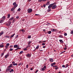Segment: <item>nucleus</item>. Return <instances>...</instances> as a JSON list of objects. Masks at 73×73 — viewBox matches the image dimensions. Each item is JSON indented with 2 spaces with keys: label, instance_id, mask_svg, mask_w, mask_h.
<instances>
[{
  "label": "nucleus",
  "instance_id": "1",
  "mask_svg": "<svg viewBox=\"0 0 73 73\" xmlns=\"http://www.w3.org/2000/svg\"><path fill=\"white\" fill-rule=\"evenodd\" d=\"M56 3H53L50 4L48 7V9H50V8H51V7H52L53 5H56Z\"/></svg>",
  "mask_w": 73,
  "mask_h": 73
},
{
  "label": "nucleus",
  "instance_id": "2",
  "mask_svg": "<svg viewBox=\"0 0 73 73\" xmlns=\"http://www.w3.org/2000/svg\"><path fill=\"white\" fill-rule=\"evenodd\" d=\"M6 25H7V27H9L11 24V21H9L8 22V23H6Z\"/></svg>",
  "mask_w": 73,
  "mask_h": 73
},
{
  "label": "nucleus",
  "instance_id": "3",
  "mask_svg": "<svg viewBox=\"0 0 73 73\" xmlns=\"http://www.w3.org/2000/svg\"><path fill=\"white\" fill-rule=\"evenodd\" d=\"M27 11L29 13H30L32 11V9H29L27 10Z\"/></svg>",
  "mask_w": 73,
  "mask_h": 73
},
{
  "label": "nucleus",
  "instance_id": "4",
  "mask_svg": "<svg viewBox=\"0 0 73 73\" xmlns=\"http://www.w3.org/2000/svg\"><path fill=\"white\" fill-rule=\"evenodd\" d=\"M57 7V5H53L52 6V9H55V8H56Z\"/></svg>",
  "mask_w": 73,
  "mask_h": 73
},
{
  "label": "nucleus",
  "instance_id": "5",
  "mask_svg": "<svg viewBox=\"0 0 73 73\" xmlns=\"http://www.w3.org/2000/svg\"><path fill=\"white\" fill-rule=\"evenodd\" d=\"M11 68H8V67L6 68V72H9V71L11 70Z\"/></svg>",
  "mask_w": 73,
  "mask_h": 73
},
{
  "label": "nucleus",
  "instance_id": "6",
  "mask_svg": "<svg viewBox=\"0 0 73 73\" xmlns=\"http://www.w3.org/2000/svg\"><path fill=\"white\" fill-rule=\"evenodd\" d=\"M14 47L15 48H19V46H18V45L17 44L15 45L14 46Z\"/></svg>",
  "mask_w": 73,
  "mask_h": 73
},
{
  "label": "nucleus",
  "instance_id": "7",
  "mask_svg": "<svg viewBox=\"0 0 73 73\" xmlns=\"http://www.w3.org/2000/svg\"><path fill=\"white\" fill-rule=\"evenodd\" d=\"M26 56L27 57H31V54H28L26 55Z\"/></svg>",
  "mask_w": 73,
  "mask_h": 73
},
{
  "label": "nucleus",
  "instance_id": "8",
  "mask_svg": "<svg viewBox=\"0 0 73 73\" xmlns=\"http://www.w3.org/2000/svg\"><path fill=\"white\" fill-rule=\"evenodd\" d=\"M8 57H9V54H7L5 56V58H7Z\"/></svg>",
  "mask_w": 73,
  "mask_h": 73
},
{
  "label": "nucleus",
  "instance_id": "9",
  "mask_svg": "<svg viewBox=\"0 0 73 73\" xmlns=\"http://www.w3.org/2000/svg\"><path fill=\"white\" fill-rule=\"evenodd\" d=\"M17 6H18V4H16V5H14V6L13 7V8H14V9H15V8H16V7H17Z\"/></svg>",
  "mask_w": 73,
  "mask_h": 73
},
{
  "label": "nucleus",
  "instance_id": "10",
  "mask_svg": "<svg viewBox=\"0 0 73 73\" xmlns=\"http://www.w3.org/2000/svg\"><path fill=\"white\" fill-rule=\"evenodd\" d=\"M55 64H56V62H54L52 64H51V66H53Z\"/></svg>",
  "mask_w": 73,
  "mask_h": 73
},
{
  "label": "nucleus",
  "instance_id": "11",
  "mask_svg": "<svg viewBox=\"0 0 73 73\" xmlns=\"http://www.w3.org/2000/svg\"><path fill=\"white\" fill-rule=\"evenodd\" d=\"M59 41H60L61 43H62V44H63V43H64V42H63V41H62V40H59Z\"/></svg>",
  "mask_w": 73,
  "mask_h": 73
},
{
  "label": "nucleus",
  "instance_id": "12",
  "mask_svg": "<svg viewBox=\"0 0 73 73\" xmlns=\"http://www.w3.org/2000/svg\"><path fill=\"white\" fill-rule=\"evenodd\" d=\"M50 62H53V59L52 58H50Z\"/></svg>",
  "mask_w": 73,
  "mask_h": 73
},
{
  "label": "nucleus",
  "instance_id": "13",
  "mask_svg": "<svg viewBox=\"0 0 73 73\" xmlns=\"http://www.w3.org/2000/svg\"><path fill=\"white\" fill-rule=\"evenodd\" d=\"M50 3V2H47L46 4V5H49V4H50V3Z\"/></svg>",
  "mask_w": 73,
  "mask_h": 73
},
{
  "label": "nucleus",
  "instance_id": "14",
  "mask_svg": "<svg viewBox=\"0 0 73 73\" xmlns=\"http://www.w3.org/2000/svg\"><path fill=\"white\" fill-rule=\"evenodd\" d=\"M13 19H14V17H11L9 19V21H12V20Z\"/></svg>",
  "mask_w": 73,
  "mask_h": 73
},
{
  "label": "nucleus",
  "instance_id": "15",
  "mask_svg": "<svg viewBox=\"0 0 73 73\" xmlns=\"http://www.w3.org/2000/svg\"><path fill=\"white\" fill-rule=\"evenodd\" d=\"M15 9V8H14L13 7L12 8L11 10V12H13V11H14V10Z\"/></svg>",
  "mask_w": 73,
  "mask_h": 73
},
{
  "label": "nucleus",
  "instance_id": "16",
  "mask_svg": "<svg viewBox=\"0 0 73 73\" xmlns=\"http://www.w3.org/2000/svg\"><path fill=\"white\" fill-rule=\"evenodd\" d=\"M2 19H3V21H4V20H5V16L3 17H2Z\"/></svg>",
  "mask_w": 73,
  "mask_h": 73
},
{
  "label": "nucleus",
  "instance_id": "17",
  "mask_svg": "<svg viewBox=\"0 0 73 73\" xmlns=\"http://www.w3.org/2000/svg\"><path fill=\"white\" fill-rule=\"evenodd\" d=\"M41 70L42 71H44V70H45V69L44 68H41Z\"/></svg>",
  "mask_w": 73,
  "mask_h": 73
},
{
  "label": "nucleus",
  "instance_id": "18",
  "mask_svg": "<svg viewBox=\"0 0 73 73\" xmlns=\"http://www.w3.org/2000/svg\"><path fill=\"white\" fill-rule=\"evenodd\" d=\"M4 54V52H3V53H2L1 54V57H2L3 56Z\"/></svg>",
  "mask_w": 73,
  "mask_h": 73
},
{
  "label": "nucleus",
  "instance_id": "19",
  "mask_svg": "<svg viewBox=\"0 0 73 73\" xmlns=\"http://www.w3.org/2000/svg\"><path fill=\"white\" fill-rule=\"evenodd\" d=\"M15 33L13 34V35H12L11 36L10 38H12V37H13V36H15Z\"/></svg>",
  "mask_w": 73,
  "mask_h": 73
},
{
  "label": "nucleus",
  "instance_id": "20",
  "mask_svg": "<svg viewBox=\"0 0 73 73\" xmlns=\"http://www.w3.org/2000/svg\"><path fill=\"white\" fill-rule=\"evenodd\" d=\"M23 65V63H20L18 64V66H20V65Z\"/></svg>",
  "mask_w": 73,
  "mask_h": 73
},
{
  "label": "nucleus",
  "instance_id": "21",
  "mask_svg": "<svg viewBox=\"0 0 73 73\" xmlns=\"http://www.w3.org/2000/svg\"><path fill=\"white\" fill-rule=\"evenodd\" d=\"M32 43V42L30 41L28 42V45H29V44H31Z\"/></svg>",
  "mask_w": 73,
  "mask_h": 73
},
{
  "label": "nucleus",
  "instance_id": "22",
  "mask_svg": "<svg viewBox=\"0 0 73 73\" xmlns=\"http://www.w3.org/2000/svg\"><path fill=\"white\" fill-rule=\"evenodd\" d=\"M50 11H51V9H48L47 10V12H49Z\"/></svg>",
  "mask_w": 73,
  "mask_h": 73
},
{
  "label": "nucleus",
  "instance_id": "23",
  "mask_svg": "<svg viewBox=\"0 0 73 73\" xmlns=\"http://www.w3.org/2000/svg\"><path fill=\"white\" fill-rule=\"evenodd\" d=\"M4 47V46L3 45H0V48H3Z\"/></svg>",
  "mask_w": 73,
  "mask_h": 73
},
{
  "label": "nucleus",
  "instance_id": "24",
  "mask_svg": "<svg viewBox=\"0 0 73 73\" xmlns=\"http://www.w3.org/2000/svg\"><path fill=\"white\" fill-rule=\"evenodd\" d=\"M3 21H4V20H1L0 21V23H2Z\"/></svg>",
  "mask_w": 73,
  "mask_h": 73
},
{
  "label": "nucleus",
  "instance_id": "25",
  "mask_svg": "<svg viewBox=\"0 0 73 73\" xmlns=\"http://www.w3.org/2000/svg\"><path fill=\"white\" fill-rule=\"evenodd\" d=\"M38 48H39V45L37 46L36 48V49H38Z\"/></svg>",
  "mask_w": 73,
  "mask_h": 73
},
{
  "label": "nucleus",
  "instance_id": "26",
  "mask_svg": "<svg viewBox=\"0 0 73 73\" xmlns=\"http://www.w3.org/2000/svg\"><path fill=\"white\" fill-rule=\"evenodd\" d=\"M7 16H8V17L9 19V17H10V16H11V15H10V14H9L7 15Z\"/></svg>",
  "mask_w": 73,
  "mask_h": 73
},
{
  "label": "nucleus",
  "instance_id": "27",
  "mask_svg": "<svg viewBox=\"0 0 73 73\" xmlns=\"http://www.w3.org/2000/svg\"><path fill=\"white\" fill-rule=\"evenodd\" d=\"M59 37H60L61 38H63V36H62V35H60L59 36Z\"/></svg>",
  "mask_w": 73,
  "mask_h": 73
},
{
  "label": "nucleus",
  "instance_id": "28",
  "mask_svg": "<svg viewBox=\"0 0 73 73\" xmlns=\"http://www.w3.org/2000/svg\"><path fill=\"white\" fill-rule=\"evenodd\" d=\"M16 3L14 2L13 3V5H16Z\"/></svg>",
  "mask_w": 73,
  "mask_h": 73
},
{
  "label": "nucleus",
  "instance_id": "29",
  "mask_svg": "<svg viewBox=\"0 0 73 73\" xmlns=\"http://www.w3.org/2000/svg\"><path fill=\"white\" fill-rule=\"evenodd\" d=\"M9 44L7 43L6 44V46H9Z\"/></svg>",
  "mask_w": 73,
  "mask_h": 73
},
{
  "label": "nucleus",
  "instance_id": "30",
  "mask_svg": "<svg viewBox=\"0 0 73 73\" xmlns=\"http://www.w3.org/2000/svg\"><path fill=\"white\" fill-rule=\"evenodd\" d=\"M51 32H51V31H50L48 32V34H50V33H51Z\"/></svg>",
  "mask_w": 73,
  "mask_h": 73
},
{
  "label": "nucleus",
  "instance_id": "31",
  "mask_svg": "<svg viewBox=\"0 0 73 73\" xmlns=\"http://www.w3.org/2000/svg\"><path fill=\"white\" fill-rule=\"evenodd\" d=\"M5 37H7V38H9V36H6Z\"/></svg>",
  "mask_w": 73,
  "mask_h": 73
},
{
  "label": "nucleus",
  "instance_id": "32",
  "mask_svg": "<svg viewBox=\"0 0 73 73\" xmlns=\"http://www.w3.org/2000/svg\"><path fill=\"white\" fill-rule=\"evenodd\" d=\"M12 66H10V65L9 66H8V68H12Z\"/></svg>",
  "mask_w": 73,
  "mask_h": 73
},
{
  "label": "nucleus",
  "instance_id": "33",
  "mask_svg": "<svg viewBox=\"0 0 73 73\" xmlns=\"http://www.w3.org/2000/svg\"><path fill=\"white\" fill-rule=\"evenodd\" d=\"M23 53V51H21L20 53L19 54H22Z\"/></svg>",
  "mask_w": 73,
  "mask_h": 73
},
{
  "label": "nucleus",
  "instance_id": "34",
  "mask_svg": "<svg viewBox=\"0 0 73 73\" xmlns=\"http://www.w3.org/2000/svg\"><path fill=\"white\" fill-rule=\"evenodd\" d=\"M3 33H4V32H2L1 33H0V34L1 35H3Z\"/></svg>",
  "mask_w": 73,
  "mask_h": 73
},
{
  "label": "nucleus",
  "instance_id": "35",
  "mask_svg": "<svg viewBox=\"0 0 73 73\" xmlns=\"http://www.w3.org/2000/svg\"><path fill=\"white\" fill-rule=\"evenodd\" d=\"M13 65L14 66H15V65H17V63H14V64H13Z\"/></svg>",
  "mask_w": 73,
  "mask_h": 73
},
{
  "label": "nucleus",
  "instance_id": "36",
  "mask_svg": "<svg viewBox=\"0 0 73 73\" xmlns=\"http://www.w3.org/2000/svg\"><path fill=\"white\" fill-rule=\"evenodd\" d=\"M15 21V19H14L12 22V23H14Z\"/></svg>",
  "mask_w": 73,
  "mask_h": 73
},
{
  "label": "nucleus",
  "instance_id": "37",
  "mask_svg": "<svg viewBox=\"0 0 73 73\" xmlns=\"http://www.w3.org/2000/svg\"><path fill=\"white\" fill-rule=\"evenodd\" d=\"M18 11H21V9L20 8H19L18 10H17Z\"/></svg>",
  "mask_w": 73,
  "mask_h": 73
},
{
  "label": "nucleus",
  "instance_id": "38",
  "mask_svg": "<svg viewBox=\"0 0 73 73\" xmlns=\"http://www.w3.org/2000/svg\"><path fill=\"white\" fill-rule=\"evenodd\" d=\"M62 67L63 68H66V67L65 66V65H63L62 66Z\"/></svg>",
  "mask_w": 73,
  "mask_h": 73
},
{
  "label": "nucleus",
  "instance_id": "39",
  "mask_svg": "<svg viewBox=\"0 0 73 73\" xmlns=\"http://www.w3.org/2000/svg\"><path fill=\"white\" fill-rule=\"evenodd\" d=\"M31 38V36H28V38Z\"/></svg>",
  "mask_w": 73,
  "mask_h": 73
},
{
  "label": "nucleus",
  "instance_id": "40",
  "mask_svg": "<svg viewBox=\"0 0 73 73\" xmlns=\"http://www.w3.org/2000/svg\"><path fill=\"white\" fill-rule=\"evenodd\" d=\"M51 31L52 32H54V29H52L51 30Z\"/></svg>",
  "mask_w": 73,
  "mask_h": 73
},
{
  "label": "nucleus",
  "instance_id": "41",
  "mask_svg": "<svg viewBox=\"0 0 73 73\" xmlns=\"http://www.w3.org/2000/svg\"><path fill=\"white\" fill-rule=\"evenodd\" d=\"M18 37H19V35H17L15 37V38H17Z\"/></svg>",
  "mask_w": 73,
  "mask_h": 73
},
{
  "label": "nucleus",
  "instance_id": "42",
  "mask_svg": "<svg viewBox=\"0 0 73 73\" xmlns=\"http://www.w3.org/2000/svg\"><path fill=\"white\" fill-rule=\"evenodd\" d=\"M25 31V30H24V29H22L21 30V31H22V32H24V31Z\"/></svg>",
  "mask_w": 73,
  "mask_h": 73
},
{
  "label": "nucleus",
  "instance_id": "43",
  "mask_svg": "<svg viewBox=\"0 0 73 73\" xmlns=\"http://www.w3.org/2000/svg\"><path fill=\"white\" fill-rule=\"evenodd\" d=\"M42 45H45V44L44 43H42Z\"/></svg>",
  "mask_w": 73,
  "mask_h": 73
},
{
  "label": "nucleus",
  "instance_id": "44",
  "mask_svg": "<svg viewBox=\"0 0 73 73\" xmlns=\"http://www.w3.org/2000/svg\"><path fill=\"white\" fill-rule=\"evenodd\" d=\"M55 69H56V70H57V69H58V67H57L56 68H55Z\"/></svg>",
  "mask_w": 73,
  "mask_h": 73
},
{
  "label": "nucleus",
  "instance_id": "45",
  "mask_svg": "<svg viewBox=\"0 0 73 73\" xmlns=\"http://www.w3.org/2000/svg\"><path fill=\"white\" fill-rule=\"evenodd\" d=\"M53 68H57V67L56 66H53Z\"/></svg>",
  "mask_w": 73,
  "mask_h": 73
},
{
  "label": "nucleus",
  "instance_id": "46",
  "mask_svg": "<svg viewBox=\"0 0 73 73\" xmlns=\"http://www.w3.org/2000/svg\"><path fill=\"white\" fill-rule=\"evenodd\" d=\"M43 68L45 69H46V66H44Z\"/></svg>",
  "mask_w": 73,
  "mask_h": 73
},
{
  "label": "nucleus",
  "instance_id": "47",
  "mask_svg": "<svg viewBox=\"0 0 73 73\" xmlns=\"http://www.w3.org/2000/svg\"><path fill=\"white\" fill-rule=\"evenodd\" d=\"M15 62H14V61H13L12 62V64H15Z\"/></svg>",
  "mask_w": 73,
  "mask_h": 73
},
{
  "label": "nucleus",
  "instance_id": "48",
  "mask_svg": "<svg viewBox=\"0 0 73 73\" xmlns=\"http://www.w3.org/2000/svg\"><path fill=\"white\" fill-rule=\"evenodd\" d=\"M19 16H17L16 17V19H19Z\"/></svg>",
  "mask_w": 73,
  "mask_h": 73
},
{
  "label": "nucleus",
  "instance_id": "49",
  "mask_svg": "<svg viewBox=\"0 0 73 73\" xmlns=\"http://www.w3.org/2000/svg\"><path fill=\"white\" fill-rule=\"evenodd\" d=\"M42 1V0H38V2H41Z\"/></svg>",
  "mask_w": 73,
  "mask_h": 73
},
{
  "label": "nucleus",
  "instance_id": "50",
  "mask_svg": "<svg viewBox=\"0 0 73 73\" xmlns=\"http://www.w3.org/2000/svg\"><path fill=\"white\" fill-rule=\"evenodd\" d=\"M10 51H12V50H13V48H11L10 49Z\"/></svg>",
  "mask_w": 73,
  "mask_h": 73
},
{
  "label": "nucleus",
  "instance_id": "51",
  "mask_svg": "<svg viewBox=\"0 0 73 73\" xmlns=\"http://www.w3.org/2000/svg\"><path fill=\"white\" fill-rule=\"evenodd\" d=\"M26 68H28V64H27L26 66Z\"/></svg>",
  "mask_w": 73,
  "mask_h": 73
},
{
  "label": "nucleus",
  "instance_id": "52",
  "mask_svg": "<svg viewBox=\"0 0 73 73\" xmlns=\"http://www.w3.org/2000/svg\"><path fill=\"white\" fill-rule=\"evenodd\" d=\"M64 36H67V33H65L64 34Z\"/></svg>",
  "mask_w": 73,
  "mask_h": 73
},
{
  "label": "nucleus",
  "instance_id": "53",
  "mask_svg": "<svg viewBox=\"0 0 73 73\" xmlns=\"http://www.w3.org/2000/svg\"><path fill=\"white\" fill-rule=\"evenodd\" d=\"M70 33L72 34H73V31H71Z\"/></svg>",
  "mask_w": 73,
  "mask_h": 73
},
{
  "label": "nucleus",
  "instance_id": "54",
  "mask_svg": "<svg viewBox=\"0 0 73 73\" xmlns=\"http://www.w3.org/2000/svg\"><path fill=\"white\" fill-rule=\"evenodd\" d=\"M5 47L6 48V49H8V46H5Z\"/></svg>",
  "mask_w": 73,
  "mask_h": 73
},
{
  "label": "nucleus",
  "instance_id": "55",
  "mask_svg": "<svg viewBox=\"0 0 73 73\" xmlns=\"http://www.w3.org/2000/svg\"><path fill=\"white\" fill-rule=\"evenodd\" d=\"M67 49V48L66 47H65L64 48V50H66Z\"/></svg>",
  "mask_w": 73,
  "mask_h": 73
},
{
  "label": "nucleus",
  "instance_id": "56",
  "mask_svg": "<svg viewBox=\"0 0 73 73\" xmlns=\"http://www.w3.org/2000/svg\"><path fill=\"white\" fill-rule=\"evenodd\" d=\"M27 48H24V49H23V50H27Z\"/></svg>",
  "mask_w": 73,
  "mask_h": 73
},
{
  "label": "nucleus",
  "instance_id": "57",
  "mask_svg": "<svg viewBox=\"0 0 73 73\" xmlns=\"http://www.w3.org/2000/svg\"><path fill=\"white\" fill-rule=\"evenodd\" d=\"M11 72H13V71H14V70H13V69H12L11 70Z\"/></svg>",
  "mask_w": 73,
  "mask_h": 73
},
{
  "label": "nucleus",
  "instance_id": "58",
  "mask_svg": "<svg viewBox=\"0 0 73 73\" xmlns=\"http://www.w3.org/2000/svg\"><path fill=\"white\" fill-rule=\"evenodd\" d=\"M66 68H67V67H68V64H66Z\"/></svg>",
  "mask_w": 73,
  "mask_h": 73
},
{
  "label": "nucleus",
  "instance_id": "59",
  "mask_svg": "<svg viewBox=\"0 0 73 73\" xmlns=\"http://www.w3.org/2000/svg\"><path fill=\"white\" fill-rule=\"evenodd\" d=\"M42 0V1H46V0Z\"/></svg>",
  "mask_w": 73,
  "mask_h": 73
},
{
  "label": "nucleus",
  "instance_id": "60",
  "mask_svg": "<svg viewBox=\"0 0 73 73\" xmlns=\"http://www.w3.org/2000/svg\"><path fill=\"white\" fill-rule=\"evenodd\" d=\"M35 16H39V14H35Z\"/></svg>",
  "mask_w": 73,
  "mask_h": 73
},
{
  "label": "nucleus",
  "instance_id": "61",
  "mask_svg": "<svg viewBox=\"0 0 73 73\" xmlns=\"http://www.w3.org/2000/svg\"><path fill=\"white\" fill-rule=\"evenodd\" d=\"M43 7H46V6L44 4L43 5Z\"/></svg>",
  "mask_w": 73,
  "mask_h": 73
},
{
  "label": "nucleus",
  "instance_id": "62",
  "mask_svg": "<svg viewBox=\"0 0 73 73\" xmlns=\"http://www.w3.org/2000/svg\"><path fill=\"white\" fill-rule=\"evenodd\" d=\"M31 70H33V68H31L30 69Z\"/></svg>",
  "mask_w": 73,
  "mask_h": 73
},
{
  "label": "nucleus",
  "instance_id": "63",
  "mask_svg": "<svg viewBox=\"0 0 73 73\" xmlns=\"http://www.w3.org/2000/svg\"><path fill=\"white\" fill-rule=\"evenodd\" d=\"M43 48H46V47H45V46H43Z\"/></svg>",
  "mask_w": 73,
  "mask_h": 73
},
{
  "label": "nucleus",
  "instance_id": "64",
  "mask_svg": "<svg viewBox=\"0 0 73 73\" xmlns=\"http://www.w3.org/2000/svg\"><path fill=\"white\" fill-rule=\"evenodd\" d=\"M37 72H38V70H36V71H35V73H37Z\"/></svg>",
  "mask_w": 73,
  "mask_h": 73
}]
</instances>
